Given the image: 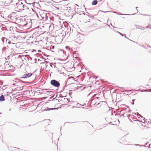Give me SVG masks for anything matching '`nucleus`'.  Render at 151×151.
I'll list each match as a JSON object with an SVG mask.
<instances>
[{"label": "nucleus", "mask_w": 151, "mask_h": 151, "mask_svg": "<svg viewBox=\"0 0 151 151\" xmlns=\"http://www.w3.org/2000/svg\"><path fill=\"white\" fill-rule=\"evenodd\" d=\"M136 14V13H135L134 14H120L121 15H135Z\"/></svg>", "instance_id": "dca6fc26"}, {"label": "nucleus", "mask_w": 151, "mask_h": 151, "mask_svg": "<svg viewBox=\"0 0 151 151\" xmlns=\"http://www.w3.org/2000/svg\"><path fill=\"white\" fill-rule=\"evenodd\" d=\"M66 87V85H65L63 87V89H64Z\"/></svg>", "instance_id": "a19ab883"}, {"label": "nucleus", "mask_w": 151, "mask_h": 151, "mask_svg": "<svg viewBox=\"0 0 151 151\" xmlns=\"http://www.w3.org/2000/svg\"><path fill=\"white\" fill-rule=\"evenodd\" d=\"M57 95H58L57 94H54L52 96H51L50 97V99H51L52 98L54 97V98L53 99H52V100H54V99H55V98H56L57 97Z\"/></svg>", "instance_id": "4468645a"}, {"label": "nucleus", "mask_w": 151, "mask_h": 151, "mask_svg": "<svg viewBox=\"0 0 151 151\" xmlns=\"http://www.w3.org/2000/svg\"><path fill=\"white\" fill-rule=\"evenodd\" d=\"M133 114H135V115L136 114V113H133Z\"/></svg>", "instance_id": "4d7b16f0"}, {"label": "nucleus", "mask_w": 151, "mask_h": 151, "mask_svg": "<svg viewBox=\"0 0 151 151\" xmlns=\"http://www.w3.org/2000/svg\"><path fill=\"white\" fill-rule=\"evenodd\" d=\"M43 1H41L40 0V2H42Z\"/></svg>", "instance_id": "680f3d73"}, {"label": "nucleus", "mask_w": 151, "mask_h": 151, "mask_svg": "<svg viewBox=\"0 0 151 151\" xmlns=\"http://www.w3.org/2000/svg\"><path fill=\"white\" fill-rule=\"evenodd\" d=\"M132 42H134V43H137V42H135V41H132Z\"/></svg>", "instance_id": "864d4df0"}, {"label": "nucleus", "mask_w": 151, "mask_h": 151, "mask_svg": "<svg viewBox=\"0 0 151 151\" xmlns=\"http://www.w3.org/2000/svg\"><path fill=\"white\" fill-rule=\"evenodd\" d=\"M89 17H91V18H94V17H93V16H89Z\"/></svg>", "instance_id": "72a5a7b5"}, {"label": "nucleus", "mask_w": 151, "mask_h": 151, "mask_svg": "<svg viewBox=\"0 0 151 151\" xmlns=\"http://www.w3.org/2000/svg\"><path fill=\"white\" fill-rule=\"evenodd\" d=\"M125 110H126V111H127V112H129V109H127H127L125 108V109H124Z\"/></svg>", "instance_id": "393cba45"}, {"label": "nucleus", "mask_w": 151, "mask_h": 151, "mask_svg": "<svg viewBox=\"0 0 151 151\" xmlns=\"http://www.w3.org/2000/svg\"><path fill=\"white\" fill-rule=\"evenodd\" d=\"M43 11L45 12H47L45 10H41V11L39 12L40 14V16L41 17L42 19H43L44 20H47L49 18H50V19H51V18L52 17V16H51L50 14L49 13H46L45 12H43Z\"/></svg>", "instance_id": "f257e3e1"}, {"label": "nucleus", "mask_w": 151, "mask_h": 151, "mask_svg": "<svg viewBox=\"0 0 151 151\" xmlns=\"http://www.w3.org/2000/svg\"><path fill=\"white\" fill-rule=\"evenodd\" d=\"M150 145V144L148 146V147H149Z\"/></svg>", "instance_id": "052dcab7"}, {"label": "nucleus", "mask_w": 151, "mask_h": 151, "mask_svg": "<svg viewBox=\"0 0 151 151\" xmlns=\"http://www.w3.org/2000/svg\"><path fill=\"white\" fill-rule=\"evenodd\" d=\"M134 101H135L134 99H133L132 100V102H134Z\"/></svg>", "instance_id": "79ce46f5"}, {"label": "nucleus", "mask_w": 151, "mask_h": 151, "mask_svg": "<svg viewBox=\"0 0 151 151\" xmlns=\"http://www.w3.org/2000/svg\"><path fill=\"white\" fill-rule=\"evenodd\" d=\"M65 47H66V48H68V46H66Z\"/></svg>", "instance_id": "13d9d810"}, {"label": "nucleus", "mask_w": 151, "mask_h": 151, "mask_svg": "<svg viewBox=\"0 0 151 151\" xmlns=\"http://www.w3.org/2000/svg\"><path fill=\"white\" fill-rule=\"evenodd\" d=\"M132 104L134 105V102H132Z\"/></svg>", "instance_id": "3c124183"}, {"label": "nucleus", "mask_w": 151, "mask_h": 151, "mask_svg": "<svg viewBox=\"0 0 151 151\" xmlns=\"http://www.w3.org/2000/svg\"><path fill=\"white\" fill-rule=\"evenodd\" d=\"M61 52L63 53V55L64 56L66 54V52L64 51L63 50H61Z\"/></svg>", "instance_id": "f3484780"}, {"label": "nucleus", "mask_w": 151, "mask_h": 151, "mask_svg": "<svg viewBox=\"0 0 151 151\" xmlns=\"http://www.w3.org/2000/svg\"><path fill=\"white\" fill-rule=\"evenodd\" d=\"M37 60V59L36 58H35V63H36V61Z\"/></svg>", "instance_id": "49530a36"}, {"label": "nucleus", "mask_w": 151, "mask_h": 151, "mask_svg": "<svg viewBox=\"0 0 151 151\" xmlns=\"http://www.w3.org/2000/svg\"><path fill=\"white\" fill-rule=\"evenodd\" d=\"M5 86V85L4 86H3L2 88V89H3V90H4V89H5L6 88H4V87Z\"/></svg>", "instance_id": "c756f323"}, {"label": "nucleus", "mask_w": 151, "mask_h": 151, "mask_svg": "<svg viewBox=\"0 0 151 151\" xmlns=\"http://www.w3.org/2000/svg\"><path fill=\"white\" fill-rule=\"evenodd\" d=\"M81 105V104H79V103H77V104H76L77 106L78 107H79V106Z\"/></svg>", "instance_id": "b1692460"}, {"label": "nucleus", "mask_w": 151, "mask_h": 151, "mask_svg": "<svg viewBox=\"0 0 151 151\" xmlns=\"http://www.w3.org/2000/svg\"><path fill=\"white\" fill-rule=\"evenodd\" d=\"M126 107H127L128 108H129V106H128L126 105Z\"/></svg>", "instance_id": "6e6d98bb"}, {"label": "nucleus", "mask_w": 151, "mask_h": 151, "mask_svg": "<svg viewBox=\"0 0 151 151\" xmlns=\"http://www.w3.org/2000/svg\"><path fill=\"white\" fill-rule=\"evenodd\" d=\"M101 11V12H104V13H106V12H109V11Z\"/></svg>", "instance_id": "2f4dec72"}, {"label": "nucleus", "mask_w": 151, "mask_h": 151, "mask_svg": "<svg viewBox=\"0 0 151 151\" xmlns=\"http://www.w3.org/2000/svg\"><path fill=\"white\" fill-rule=\"evenodd\" d=\"M116 32L117 33H119V34L120 35H121L122 36H123V35H124L125 34H122V33L120 32H118L117 31H116Z\"/></svg>", "instance_id": "6ab92c4d"}, {"label": "nucleus", "mask_w": 151, "mask_h": 151, "mask_svg": "<svg viewBox=\"0 0 151 151\" xmlns=\"http://www.w3.org/2000/svg\"><path fill=\"white\" fill-rule=\"evenodd\" d=\"M40 59H38L37 60L38 61H39L40 60Z\"/></svg>", "instance_id": "bf43d9fd"}, {"label": "nucleus", "mask_w": 151, "mask_h": 151, "mask_svg": "<svg viewBox=\"0 0 151 151\" xmlns=\"http://www.w3.org/2000/svg\"><path fill=\"white\" fill-rule=\"evenodd\" d=\"M84 40V35L81 34H78L77 35L76 38L75 40L76 43L81 44L83 42Z\"/></svg>", "instance_id": "f03ea898"}, {"label": "nucleus", "mask_w": 151, "mask_h": 151, "mask_svg": "<svg viewBox=\"0 0 151 151\" xmlns=\"http://www.w3.org/2000/svg\"><path fill=\"white\" fill-rule=\"evenodd\" d=\"M14 37L15 38H16V37L14 36Z\"/></svg>", "instance_id": "338daca9"}, {"label": "nucleus", "mask_w": 151, "mask_h": 151, "mask_svg": "<svg viewBox=\"0 0 151 151\" xmlns=\"http://www.w3.org/2000/svg\"><path fill=\"white\" fill-rule=\"evenodd\" d=\"M35 6L36 7H37L38 8L37 5L39 4H38V3L35 2Z\"/></svg>", "instance_id": "412c9836"}, {"label": "nucleus", "mask_w": 151, "mask_h": 151, "mask_svg": "<svg viewBox=\"0 0 151 151\" xmlns=\"http://www.w3.org/2000/svg\"><path fill=\"white\" fill-rule=\"evenodd\" d=\"M49 62H46V63H48Z\"/></svg>", "instance_id": "69168bd1"}, {"label": "nucleus", "mask_w": 151, "mask_h": 151, "mask_svg": "<svg viewBox=\"0 0 151 151\" xmlns=\"http://www.w3.org/2000/svg\"><path fill=\"white\" fill-rule=\"evenodd\" d=\"M135 145L137 146H139L140 147H142V145H139V144H136Z\"/></svg>", "instance_id": "cd10ccee"}, {"label": "nucleus", "mask_w": 151, "mask_h": 151, "mask_svg": "<svg viewBox=\"0 0 151 151\" xmlns=\"http://www.w3.org/2000/svg\"><path fill=\"white\" fill-rule=\"evenodd\" d=\"M137 8H138V7H136V9H137V12H138V10H137Z\"/></svg>", "instance_id": "c03bdc74"}, {"label": "nucleus", "mask_w": 151, "mask_h": 151, "mask_svg": "<svg viewBox=\"0 0 151 151\" xmlns=\"http://www.w3.org/2000/svg\"><path fill=\"white\" fill-rule=\"evenodd\" d=\"M53 19H54V18L52 17V18H51V19H50V18H49V19L48 20H50V21L51 20H52V21H53Z\"/></svg>", "instance_id": "aec40b11"}, {"label": "nucleus", "mask_w": 151, "mask_h": 151, "mask_svg": "<svg viewBox=\"0 0 151 151\" xmlns=\"http://www.w3.org/2000/svg\"><path fill=\"white\" fill-rule=\"evenodd\" d=\"M24 8H25L26 9H29V8H31L33 11H34V9L32 8V7L30 6H26L24 5Z\"/></svg>", "instance_id": "9d476101"}, {"label": "nucleus", "mask_w": 151, "mask_h": 151, "mask_svg": "<svg viewBox=\"0 0 151 151\" xmlns=\"http://www.w3.org/2000/svg\"><path fill=\"white\" fill-rule=\"evenodd\" d=\"M124 37H125V38H126L127 39H128V40H129V38H128L127 37H126V36H125Z\"/></svg>", "instance_id": "c9c22d12"}, {"label": "nucleus", "mask_w": 151, "mask_h": 151, "mask_svg": "<svg viewBox=\"0 0 151 151\" xmlns=\"http://www.w3.org/2000/svg\"><path fill=\"white\" fill-rule=\"evenodd\" d=\"M138 117V118H139L140 117L142 118L143 117L142 116H141L140 114L139 115V116Z\"/></svg>", "instance_id": "bb28decb"}, {"label": "nucleus", "mask_w": 151, "mask_h": 151, "mask_svg": "<svg viewBox=\"0 0 151 151\" xmlns=\"http://www.w3.org/2000/svg\"><path fill=\"white\" fill-rule=\"evenodd\" d=\"M27 22H26V24H24V26H26V25H27Z\"/></svg>", "instance_id": "a18cd8bd"}, {"label": "nucleus", "mask_w": 151, "mask_h": 151, "mask_svg": "<svg viewBox=\"0 0 151 151\" xmlns=\"http://www.w3.org/2000/svg\"><path fill=\"white\" fill-rule=\"evenodd\" d=\"M22 82L24 83H28V82H27V81H22Z\"/></svg>", "instance_id": "7c9ffc66"}, {"label": "nucleus", "mask_w": 151, "mask_h": 151, "mask_svg": "<svg viewBox=\"0 0 151 151\" xmlns=\"http://www.w3.org/2000/svg\"><path fill=\"white\" fill-rule=\"evenodd\" d=\"M33 74L31 73H27L23 75L21 77L22 78H27L31 76Z\"/></svg>", "instance_id": "39448f33"}, {"label": "nucleus", "mask_w": 151, "mask_h": 151, "mask_svg": "<svg viewBox=\"0 0 151 151\" xmlns=\"http://www.w3.org/2000/svg\"><path fill=\"white\" fill-rule=\"evenodd\" d=\"M9 48V46L8 45H7L6 46V47H4L2 49V50H6V49H8Z\"/></svg>", "instance_id": "2eb2a0df"}, {"label": "nucleus", "mask_w": 151, "mask_h": 151, "mask_svg": "<svg viewBox=\"0 0 151 151\" xmlns=\"http://www.w3.org/2000/svg\"><path fill=\"white\" fill-rule=\"evenodd\" d=\"M136 114H137V116H139V113H137H137H136Z\"/></svg>", "instance_id": "4c0bfd02"}, {"label": "nucleus", "mask_w": 151, "mask_h": 151, "mask_svg": "<svg viewBox=\"0 0 151 151\" xmlns=\"http://www.w3.org/2000/svg\"><path fill=\"white\" fill-rule=\"evenodd\" d=\"M126 105L125 104H122L120 105V107L123 109V110H125L124 109L125 108Z\"/></svg>", "instance_id": "ddd939ff"}, {"label": "nucleus", "mask_w": 151, "mask_h": 151, "mask_svg": "<svg viewBox=\"0 0 151 151\" xmlns=\"http://www.w3.org/2000/svg\"><path fill=\"white\" fill-rule=\"evenodd\" d=\"M135 26L137 28L139 29H141V30H144L145 29L144 27L142 26L136 25H135Z\"/></svg>", "instance_id": "6e6552de"}, {"label": "nucleus", "mask_w": 151, "mask_h": 151, "mask_svg": "<svg viewBox=\"0 0 151 151\" xmlns=\"http://www.w3.org/2000/svg\"><path fill=\"white\" fill-rule=\"evenodd\" d=\"M149 99H147V100H146V101H147V103H148L149 102Z\"/></svg>", "instance_id": "e433bc0d"}, {"label": "nucleus", "mask_w": 151, "mask_h": 151, "mask_svg": "<svg viewBox=\"0 0 151 151\" xmlns=\"http://www.w3.org/2000/svg\"><path fill=\"white\" fill-rule=\"evenodd\" d=\"M38 52H41V50H38Z\"/></svg>", "instance_id": "de8ad7c7"}, {"label": "nucleus", "mask_w": 151, "mask_h": 151, "mask_svg": "<svg viewBox=\"0 0 151 151\" xmlns=\"http://www.w3.org/2000/svg\"><path fill=\"white\" fill-rule=\"evenodd\" d=\"M130 116H131V115L129 114L127 116L129 118Z\"/></svg>", "instance_id": "ea45409f"}, {"label": "nucleus", "mask_w": 151, "mask_h": 151, "mask_svg": "<svg viewBox=\"0 0 151 151\" xmlns=\"http://www.w3.org/2000/svg\"><path fill=\"white\" fill-rule=\"evenodd\" d=\"M50 66L51 67H52V63H50Z\"/></svg>", "instance_id": "f704fd0d"}, {"label": "nucleus", "mask_w": 151, "mask_h": 151, "mask_svg": "<svg viewBox=\"0 0 151 151\" xmlns=\"http://www.w3.org/2000/svg\"><path fill=\"white\" fill-rule=\"evenodd\" d=\"M55 67H56V66H54V67L55 68Z\"/></svg>", "instance_id": "774afa93"}, {"label": "nucleus", "mask_w": 151, "mask_h": 151, "mask_svg": "<svg viewBox=\"0 0 151 151\" xmlns=\"http://www.w3.org/2000/svg\"><path fill=\"white\" fill-rule=\"evenodd\" d=\"M42 53L43 54V55H44L45 56H47V57L49 56V55H47L46 54H45V52H42Z\"/></svg>", "instance_id": "4be33fe9"}, {"label": "nucleus", "mask_w": 151, "mask_h": 151, "mask_svg": "<svg viewBox=\"0 0 151 151\" xmlns=\"http://www.w3.org/2000/svg\"><path fill=\"white\" fill-rule=\"evenodd\" d=\"M67 101H68V98H67Z\"/></svg>", "instance_id": "0e129e2a"}, {"label": "nucleus", "mask_w": 151, "mask_h": 151, "mask_svg": "<svg viewBox=\"0 0 151 151\" xmlns=\"http://www.w3.org/2000/svg\"><path fill=\"white\" fill-rule=\"evenodd\" d=\"M37 6H38V7L39 6V7H40V8H41V6H40V4H38Z\"/></svg>", "instance_id": "58836bf2"}, {"label": "nucleus", "mask_w": 151, "mask_h": 151, "mask_svg": "<svg viewBox=\"0 0 151 151\" xmlns=\"http://www.w3.org/2000/svg\"><path fill=\"white\" fill-rule=\"evenodd\" d=\"M142 15H144V16H150V15H148V14H142Z\"/></svg>", "instance_id": "473e14b6"}, {"label": "nucleus", "mask_w": 151, "mask_h": 151, "mask_svg": "<svg viewBox=\"0 0 151 151\" xmlns=\"http://www.w3.org/2000/svg\"><path fill=\"white\" fill-rule=\"evenodd\" d=\"M24 59L26 60L27 59L28 60H29V58L28 57H25V58H24Z\"/></svg>", "instance_id": "a878e982"}, {"label": "nucleus", "mask_w": 151, "mask_h": 151, "mask_svg": "<svg viewBox=\"0 0 151 151\" xmlns=\"http://www.w3.org/2000/svg\"><path fill=\"white\" fill-rule=\"evenodd\" d=\"M97 0H94L92 2V5H95L97 4Z\"/></svg>", "instance_id": "9b49d317"}, {"label": "nucleus", "mask_w": 151, "mask_h": 151, "mask_svg": "<svg viewBox=\"0 0 151 151\" xmlns=\"http://www.w3.org/2000/svg\"><path fill=\"white\" fill-rule=\"evenodd\" d=\"M25 1V3L27 4H28V5H32V6L33 7H35V2H33L32 3H27L25 1Z\"/></svg>", "instance_id": "f8f14e48"}, {"label": "nucleus", "mask_w": 151, "mask_h": 151, "mask_svg": "<svg viewBox=\"0 0 151 151\" xmlns=\"http://www.w3.org/2000/svg\"><path fill=\"white\" fill-rule=\"evenodd\" d=\"M5 100L4 96L2 95L0 96V101H3Z\"/></svg>", "instance_id": "1a4fd4ad"}, {"label": "nucleus", "mask_w": 151, "mask_h": 151, "mask_svg": "<svg viewBox=\"0 0 151 151\" xmlns=\"http://www.w3.org/2000/svg\"><path fill=\"white\" fill-rule=\"evenodd\" d=\"M10 37H9V39H6V43H8L9 44H13L14 45L15 44V43H14L13 42H11V40Z\"/></svg>", "instance_id": "423d86ee"}, {"label": "nucleus", "mask_w": 151, "mask_h": 151, "mask_svg": "<svg viewBox=\"0 0 151 151\" xmlns=\"http://www.w3.org/2000/svg\"><path fill=\"white\" fill-rule=\"evenodd\" d=\"M29 59L31 60H32V58L31 57H30L29 55Z\"/></svg>", "instance_id": "c85d7f7f"}, {"label": "nucleus", "mask_w": 151, "mask_h": 151, "mask_svg": "<svg viewBox=\"0 0 151 151\" xmlns=\"http://www.w3.org/2000/svg\"><path fill=\"white\" fill-rule=\"evenodd\" d=\"M59 108H61V107H60L58 108H49L48 107H47L46 108V109L44 111H50L53 110H58Z\"/></svg>", "instance_id": "0eeeda50"}, {"label": "nucleus", "mask_w": 151, "mask_h": 151, "mask_svg": "<svg viewBox=\"0 0 151 151\" xmlns=\"http://www.w3.org/2000/svg\"><path fill=\"white\" fill-rule=\"evenodd\" d=\"M3 84V82L0 80V86L2 85Z\"/></svg>", "instance_id": "5701e85b"}, {"label": "nucleus", "mask_w": 151, "mask_h": 151, "mask_svg": "<svg viewBox=\"0 0 151 151\" xmlns=\"http://www.w3.org/2000/svg\"><path fill=\"white\" fill-rule=\"evenodd\" d=\"M54 48V46H52V48H50V49H53Z\"/></svg>", "instance_id": "37998d69"}, {"label": "nucleus", "mask_w": 151, "mask_h": 151, "mask_svg": "<svg viewBox=\"0 0 151 151\" xmlns=\"http://www.w3.org/2000/svg\"><path fill=\"white\" fill-rule=\"evenodd\" d=\"M129 40H130V41H132H132H133L132 40H130V39H129Z\"/></svg>", "instance_id": "e2e57ef3"}, {"label": "nucleus", "mask_w": 151, "mask_h": 151, "mask_svg": "<svg viewBox=\"0 0 151 151\" xmlns=\"http://www.w3.org/2000/svg\"><path fill=\"white\" fill-rule=\"evenodd\" d=\"M50 83L51 85L56 88H59L60 85L59 82L54 79L51 80L50 81Z\"/></svg>", "instance_id": "20e7f679"}, {"label": "nucleus", "mask_w": 151, "mask_h": 151, "mask_svg": "<svg viewBox=\"0 0 151 151\" xmlns=\"http://www.w3.org/2000/svg\"><path fill=\"white\" fill-rule=\"evenodd\" d=\"M124 114H125V113H124L122 114V116H123L124 115Z\"/></svg>", "instance_id": "5fc2aeb1"}, {"label": "nucleus", "mask_w": 151, "mask_h": 151, "mask_svg": "<svg viewBox=\"0 0 151 151\" xmlns=\"http://www.w3.org/2000/svg\"><path fill=\"white\" fill-rule=\"evenodd\" d=\"M6 39L5 37H3L1 38L2 41L4 42L5 41H6Z\"/></svg>", "instance_id": "a211bd4d"}, {"label": "nucleus", "mask_w": 151, "mask_h": 151, "mask_svg": "<svg viewBox=\"0 0 151 151\" xmlns=\"http://www.w3.org/2000/svg\"><path fill=\"white\" fill-rule=\"evenodd\" d=\"M16 6L17 7V9L18 10V11H22L24 10V5L22 2H19L17 3L16 4Z\"/></svg>", "instance_id": "7ed1b4c3"}, {"label": "nucleus", "mask_w": 151, "mask_h": 151, "mask_svg": "<svg viewBox=\"0 0 151 151\" xmlns=\"http://www.w3.org/2000/svg\"><path fill=\"white\" fill-rule=\"evenodd\" d=\"M142 147H146V145H142Z\"/></svg>", "instance_id": "8fccbe9b"}, {"label": "nucleus", "mask_w": 151, "mask_h": 151, "mask_svg": "<svg viewBox=\"0 0 151 151\" xmlns=\"http://www.w3.org/2000/svg\"><path fill=\"white\" fill-rule=\"evenodd\" d=\"M145 118H144L143 120L144 121V122H145Z\"/></svg>", "instance_id": "603ef678"}, {"label": "nucleus", "mask_w": 151, "mask_h": 151, "mask_svg": "<svg viewBox=\"0 0 151 151\" xmlns=\"http://www.w3.org/2000/svg\"><path fill=\"white\" fill-rule=\"evenodd\" d=\"M86 106V104H83V105H82V106Z\"/></svg>", "instance_id": "09e8293b"}]
</instances>
